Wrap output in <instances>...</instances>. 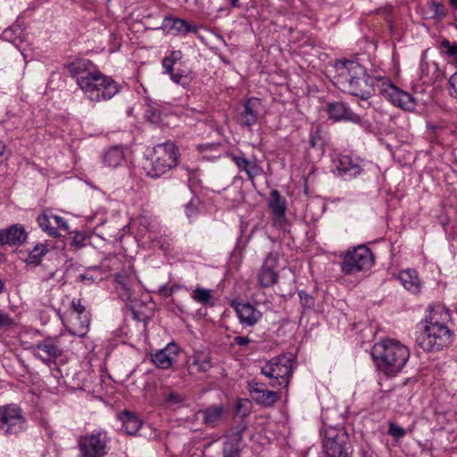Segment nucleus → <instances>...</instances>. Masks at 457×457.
<instances>
[{"label": "nucleus", "instance_id": "f257e3e1", "mask_svg": "<svg viewBox=\"0 0 457 457\" xmlns=\"http://www.w3.org/2000/svg\"><path fill=\"white\" fill-rule=\"evenodd\" d=\"M67 71L76 80L85 96L91 102L100 103L111 100L121 89L118 82L101 72L90 60H75L67 65Z\"/></svg>", "mask_w": 457, "mask_h": 457}, {"label": "nucleus", "instance_id": "f704fd0d", "mask_svg": "<svg viewBox=\"0 0 457 457\" xmlns=\"http://www.w3.org/2000/svg\"><path fill=\"white\" fill-rule=\"evenodd\" d=\"M49 252L48 245L46 244H37L33 249L29 253L26 259L28 264L38 265L44 256Z\"/></svg>", "mask_w": 457, "mask_h": 457}, {"label": "nucleus", "instance_id": "6ab92c4d", "mask_svg": "<svg viewBox=\"0 0 457 457\" xmlns=\"http://www.w3.org/2000/svg\"><path fill=\"white\" fill-rule=\"evenodd\" d=\"M327 112L329 119L335 121L348 120L359 123L361 118L354 113L351 108L342 101H333L327 104Z\"/></svg>", "mask_w": 457, "mask_h": 457}, {"label": "nucleus", "instance_id": "423d86ee", "mask_svg": "<svg viewBox=\"0 0 457 457\" xmlns=\"http://www.w3.org/2000/svg\"><path fill=\"white\" fill-rule=\"evenodd\" d=\"M349 435L344 428L328 427L322 434V453L320 457H351Z\"/></svg>", "mask_w": 457, "mask_h": 457}, {"label": "nucleus", "instance_id": "5701e85b", "mask_svg": "<svg viewBox=\"0 0 457 457\" xmlns=\"http://www.w3.org/2000/svg\"><path fill=\"white\" fill-rule=\"evenodd\" d=\"M261 101L259 98L253 97L245 101L244 109L240 112V123L246 127L254 125L258 120Z\"/></svg>", "mask_w": 457, "mask_h": 457}, {"label": "nucleus", "instance_id": "4468645a", "mask_svg": "<svg viewBox=\"0 0 457 457\" xmlns=\"http://www.w3.org/2000/svg\"><path fill=\"white\" fill-rule=\"evenodd\" d=\"M363 168L358 158L350 155H339L335 160V174L345 180H349L361 175Z\"/></svg>", "mask_w": 457, "mask_h": 457}, {"label": "nucleus", "instance_id": "dca6fc26", "mask_svg": "<svg viewBox=\"0 0 457 457\" xmlns=\"http://www.w3.org/2000/svg\"><path fill=\"white\" fill-rule=\"evenodd\" d=\"M181 58V52L173 51L170 55L165 56L162 59V66L164 70V73L170 76V79L177 85L187 87L191 83V78L184 72L179 71H176L174 66L176 62Z\"/></svg>", "mask_w": 457, "mask_h": 457}, {"label": "nucleus", "instance_id": "4be33fe9", "mask_svg": "<svg viewBox=\"0 0 457 457\" xmlns=\"http://www.w3.org/2000/svg\"><path fill=\"white\" fill-rule=\"evenodd\" d=\"M249 390L253 399L263 406H271L279 399L276 392L264 388V385L262 383L250 384Z\"/></svg>", "mask_w": 457, "mask_h": 457}, {"label": "nucleus", "instance_id": "79ce46f5", "mask_svg": "<svg viewBox=\"0 0 457 457\" xmlns=\"http://www.w3.org/2000/svg\"><path fill=\"white\" fill-rule=\"evenodd\" d=\"M199 199L197 197H193L186 205V214L187 217H192L196 214L197 207L199 204Z\"/></svg>", "mask_w": 457, "mask_h": 457}, {"label": "nucleus", "instance_id": "72a5a7b5", "mask_svg": "<svg viewBox=\"0 0 457 457\" xmlns=\"http://www.w3.org/2000/svg\"><path fill=\"white\" fill-rule=\"evenodd\" d=\"M186 28V21L172 16L164 17L162 24V29L168 33H183Z\"/></svg>", "mask_w": 457, "mask_h": 457}, {"label": "nucleus", "instance_id": "393cba45", "mask_svg": "<svg viewBox=\"0 0 457 457\" xmlns=\"http://www.w3.org/2000/svg\"><path fill=\"white\" fill-rule=\"evenodd\" d=\"M269 207L277 221H281L285 219L286 201L281 197L278 190L271 191Z\"/></svg>", "mask_w": 457, "mask_h": 457}, {"label": "nucleus", "instance_id": "ddd939ff", "mask_svg": "<svg viewBox=\"0 0 457 457\" xmlns=\"http://www.w3.org/2000/svg\"><path fill=\"white\" fill-rule=\"evenodd\" d=\"M114 281L119 297L124 302L133 301L138 284L136 274L132 270H122L114 275Z\"/></svg>", "mask_w": 457, "mask_h": 457}, {"label": "nucleus", "instance_id": "a19ab883", "mask_svg": "<svg viewBox=\"0 0 457 457\" xmlns=\"http://www.w3.org/2000/svg\"><path fill=\"white\" fill-rule=\"evenodd\" d=\"M52 219L54 221V228H56V232H59L60 229L69 232L70 228L68 222L62 217L53 213Z\"/></svg>", "mask_w": 457, "mask_h": 457}, {"label": "nucleus", "instance_id": "4d7b16f0", "mask_svg": "<svg viewBox=\"0 0 457 457\" xmlns=\"http://www.w3.org/2000/svg\"><path fill=\"white\" fill-rule=\"evenodd\" d=\"M5 152V145L3 141L0 140V156H3Z\"/></svg>", "mask_w": 457, "mask_h": 457}, {"label": "nucleus", "instance_id": "f03ea898", "mask_svg": "<svg viewBox=\"0 0 457 457\" xmlns=\"http://www.w3.org/2000/svg\"><path fill=\"white\" fill-rule=\"evenodd\" d=\"M335 85L342 91L368 99L375 93L374 79L354 60H338L335 63Z\"/></svg>", "mask_w": 457, "mask_h": 457}, {"label": "nucleus", "instance_id": "09e8293b", "mask_svg": "<svg viewBox=\"0 0 457 457\" xmlns=\"http://www.w3.org/2000/svg\"><path fill=\"white\" fill-rule=\"evenodd\" d=\"M77 281H79V282H82V283H85L87 285H91L96 281V278H94L92 275H89L88 273H84V274H80L78 277Z\"/></svg>", "mask_w": 457, "mask_h": 457}, {"label": "nucleus", "instance_id": "e433bc0d", "mask_svg": "<svg viewBox=\"0 0 457 457\" xmlns=\"http://www.w3.org/2000/svg\"><path fill=\"white\" fill-rule=\"evenodd\" d=\"M440 50L451 58V62L457 68V42H451L445 38L440 43Z\"/></svg>", "mask_w": 457, "mask_h": 457}, {"label": "nucleus", "instance_id": "37998d69", "mask_svg": "<svg viewBox=\"0 0 457 457\" xmlns=\"http://www.w3.org/2000/svg\"><path fill=\"white\" fill-rule=\"evenodd\" d=\"M431 10L433 11V17H444L445 16V7L441 3H438L435 0L430 2Z\"/></svg>", "mask_w": 457, "mask_h": 457}, {"label": "nucleus", "instance_id": "20e7f679", "mask_svg": "<svg viewBox=\"0 0 457 457\" xmlns=\"http://www.w3.org/2000/svg\"><path fill=\"white\" fill-rule=\"evenodd\" d=\"M371 356L380 370L386 375H395L405 366L410 351L399 341L384 339L373 345Z\"/></svg>", "mask_w": 457, "mask_h": 457}, {"label": "nucleus", "instance_id": "c03bdc74", "mask_svg": "<svg viewBox=\"0 0 457 457\" xmlns=\"http://www.w3.org/2000/svg\"><path fill=\"white\" fill-rule=\"evenodd\" d=\"M448 84L451 87L450 95L457 98V72H454L448 79Z\"/></svg>", "mask_w": 457, "mask_h": 457}, {"label": "nucleus", "instance_id": "cd10ccee", "mask_svg": "<svg viewBox=\"0 0 457 457\" xmlns=\"http://www.w3.org/2000/svg\"><path fill=\"white\" fill-rule=\"evenodd\" d=\"M124 152L121 147L113 146L104 152V163L110 168H117L124 162Z\"/></svg>", "mask_w": 457, "mask_h": 457}, {"label": "nucleus", "instance_id": "a211bd4d", "mask_svg": "<svg viewBox=\"0 0 457 457\" xmlns=\"http://www.w3.org/2000/svg\"><path fill=\"white\" fill-rule=\"evenodd\" d=\"M179 354V345L171 342L164 348L151 353V361L158 369L167 370L178 361Z\"/></svg>", "mask_w": 457, "mask_h": 457}, {"label": "nucleus", "instance_id": "13d9d810", "mask_svg": "<svg viewBox=\"0 0 457 457\" xmlns=\"http://www.w3.org/2000/svg\"><path fill=\"white\" fill-rule=\"evenodd\" d=\"M450 4L453 9L457 10V0H450Z\"/></svg>", "mask_w": 457, "mask_h": 457}, {"label": "nucleus", "instance_id": "de8ad7c7", "mask_svg": "<svg viewBox=\"0 0 457 457\" xmlns=\"http://www.w3.org/2000/svg\"><path fill=\"white\" fill-rule=\"evenodd\" d=\"M85 239H86L85 236L82 233L76 231L74 237H72L71 244L73 245L81 247V246L85 245V244H84Z\"/></svg>", "mask_w": 457, "mask_h": 457}, {"label": "nucleus", "instance_id": "f3484780", "mask_svg": "<svg viewBox=\"0 0 457 457\" xmlns=\"http://www.w3.org/2000/svg\"><path fill=\"white\" fill-rule=\"evenodd\" d=\"M277 267L278 254L275 253H270L266 256L258 272V281L262 287H270L278 282V275L276 270Z\"/></svg>", "mask_w": 457, "mask_h": 457}, {"label": "nucleus", "instance_id": "2eb2a0df", "mask_svg": "<svg viewBox=\"0 0 457 457\" xmlns=\"http://www.w3.org/2000/svg\"><path fill=\"white\" fill-rule=\"evenodd\" d=\"M230 306L236 312L240 324L244 327H253L262 317V312L251 303L233 300Z\"/></svg>", "mask_w": 457, "mask_h": 457}, {"label": "nucleus", "instance_id": "c756f323", "mask_svg": "<svg viewBox=\"0 0 457 457\" xmlns=\"http://www.w3.org/2000/svg\"><path fill=\"white\" fill-rule=\"evenodd\" d=\"M399 279L403 286L409 291L418 292L420 288V279L417 272L414 270H406L401 271L399 274Z\"/></svg>", "mask_w": 457, "mask_h": 457}, {"label": "nucleus", "instance_id": "ea45409f", "mask_svg": "<svg viewBox=\"0 0 457 457\" xmlns=\"http://www.w3.org/2000/svg\"><path fill=\"white\" fill-rule=\"evenodd\" d=\"M387 433L395 439L403 438L406 434L403 428L393 422L389 423Z\"/></svg>", "mask_w": 457, "mask_h": 457}, {"label": "nucleus", "instance_id": "603ef678", "mask_svg": "<svg viewBox=\"0 0 457 457\" xmlns=\"http://www.w3.org/2000/svg\"><path fill=\"white\" fill-rule=\"evenodd\" d=\"M147 117H148V120L154 123H157L160 120V115H159L158 112L155 110L147 111Z\"/></svg>", "mask_w": 457, "mask_h": 457}, {"label": "nucleus", "instance_id": "f8f14e48", "mask_svg": "<svg viewBox=\"0 0 457 457\" xmlns=\"http://www.w3.org/2000/svg\"><path fill=\"white\" fill-rule=\"evenodd\" d=\"M31 350L36 358L47 365L54 363L63 353L57 337H46L34 345Z\"/></svg>", "mask_w": 457, "mask_h": 457}, {"label": "nucleus", "instance_id": "473e14b6", "mask_svg": "<svg viewBox=\"0 0 457 457\" xmlns=\"http://www.w3.org/2000/svg\"><path fill=\"white\" fill-rule=\"evenodd\" d=\"M191 298L205 307H212L214 305L213 296L210 289L196 287L193 290Z\"/></svg>", "mask_w": 457, "mask_h": 457}, {"label": "nucleus", "instance_id": "c85d7f7f", "mask_svg": "<svg viewBox=\"0 0 457 457\" xmlns=\"http://www.w3.org/2000/svg\"><path fill=\"white\" fill-rule=\"evenodd\" d=\"M53 212L44 211L37 218L39 228L46 232L48 236L57 237L60 236L59 232H56V228H54Z\"/></svg>", "mask_w": 457, "mask_h": 457}, {"label": "nucleus", "instance_id": "bb28decb", "mask_svg": "<svg viewBox=\"0 0 457 457\" xmlns=\"http://www.w3.org/2000/svg\"><path fill=\"white\" fill-rule=\"evenodd\" d=\"M120 420L122 427L128 435L134 436L142 426V421L133 413L124 411L120 414Z\"/></svg>", "mask_w": 457, "mask_h": 457}, {"label": "nucleus", "instance_id": "7c9ffc66", "mask_svg": "<svg viewBox=\"0 0 457 457\" xmlns=\"http://www.w3.org/2000/svg\"><path fill=\"white\" fill-rule=\"evenodd\" d=\"M138 224L148 232V238L151 241L156 240L160 226L154 219L146 214H141L138 216Z\"/></svg>", "mask_w": 457, "mask_h": 457}, {"label": "nucleus", "instance_id": "8fccbe9b", "mask_svg": "<svg viewBox=\"0 0 457 457\" xmlns=\"http://www.w3.org/2000/svg\"><path fill=\"white\" fill-rule=\"evenodd\" d=\"M71 309L74 312L79 314V312H83L86 310V308L81 304L80 299H73L71 303Z\"/></svg>", "mask_w": 457, "mask_h": 457}, {"label": "nucleus", "instance_id": "a18cd8bd", "mask_svg": "<svg viewBox=\"0 0 457 457\" xmlns=\"http://www.w3.org/2000/svg\"><path fill=\"white\" fill-rule=\"evenodd\" d=\"M13 324V320L5 313H0V328H9Z\"/></svg>", "mask_w": 457, "mask_h": 457}, {"label": "nucleus", "instance_id": "680f3d73", "mask_svg": "<svg viewBox=\"0 0 457 457\" xmlns=\"http://www.w3.org/2000/svg\"><path fill=\"white\" fill-rule=\"evenodd\" d=\"M220 59H221V61H222L223 62H225V63H228V61H227L225 58L220 57Z\"/></svg>", "mask_w": 457, "mask_h": 457}, {"label": "nucleus", "instance_id": "412c9836", "mask_svg": "<svg viewBox=\"0 0 457 457\" xmlns=\"http://www.w3.org/2000/svg\"><path fill=\"white\" fill-rule=\"evenodd\" d=\"M28 234L21 224H13L5 229H0V245H21L27 239Z\"/></svg>", "mask_w": 457, "mask_h": 457}, {"label": "nucleus", "instance_id": "b1692460", "mask_svg": "<svg viewBox=\"0 0 457 457\" xmlns=\"http://www.w3.org/2000/svg\"><path fill=\"white\" fill-rule=\"evenodd\" d=\"M230 156L239 171H245L249 180L253 181L254 178L262 173V168L256 162H251L244 155L231 154Z\"/></svg>", "mask_w": 457, "mask_h": 457}, {"label": "nucleus", "instance_id": "6e6d98bb", "mask_svg": "<svg viewBox=\"0 0 457 457\" xmlns=\"http://www.w3.org/2000/svg\"><path fill=\"white\" fill-rule=\"evenodd\" d=\"M232 8H238L240 6L239 0H227Z\"/></svg>", "mask_w": 457, "mask_h": 457}, {"label": "nucleus", "instance_id": "c9c22d12", "mask_svg": "<svg viewBox=\"0 0 457 457\" xmlns=\"http://www.w3.org/2000/svg\"><path fill=\"white\" fill-rule=\"evenodd\" d=\"M184 400L185 397L174 390L166 389L162 393V403L167 407H177L180 405Z\"/></svg>", "mask_w": 457, "mask_h": 457}, {"label": "nucleus", "instance_id": "aec40b11", "mask_svg": "<svg viewBox=\"0 0 457 457\" xmlns=\"http://www.w3.org/2000/svg\"><path fill=\"white\" fill-rule=\"evenodd\" d=\"M245 426L237 428L227 436L222 450L223 457H240L243 450V433Z\"/></svg>", "mask_w": 457, "mask_h": 457}, {"label": "nucleus", "instance_id": "0eeeda50", "mask_svg": "<svg viewBox=\"0 0 457 457\" xmlns=\"http://www.w3.org/2000/svg\"><path fill=\"white\" fill-rule=\"evenodd\" d=\"M111 442L107 431L95 429L78 439V457H105Z\"/></svg>", "mask_w": 457, "mask_h": 457}, {"label": "nucleus", "instance_id": "bf43d9fd", "mask_svg": "<svg viewBox=\"0 0 457 457\" xmlns=\"http://www.w3.org/2000/svg\"><path fill=\"white\" fill-rule=\"evenodd\" d=\"M101 268L99 266H91L87 268V270H99Z\"/></svg>", "mask_w": 457, "mask_h": 457}, {"label": "nucleus", "instance_id": "5fc2aeb1", "mask_svg": "<svg viewBox=\"0 0 457 457\" xmlns=\"http://www.w3.org/2000/svg\"><path fill=\"white\" fill-rule=\"evenodd\" d=\"M175 287H171L170 288H167L165 286L161 287L160 291L161 293L162 294V295H164L165 297H169L170 296L174 290H175Z\"/></svg>", "mask_w": 457, "mask_h": 457}, {"label": "nucleus", "instance_id": "7ed1b4c3", "mask_svg": "<svg viewBox=\"0 0 457 457\" xmlns=\"http://www.w3.org/2000/svg\"><path fill=\"white\" fill-rule=\"evenodd\" d=\"M449 319V312L445 307L432 309L423 329L417 335L419 346L426 352H434L450 345L453 332L446 326Z\"/></svg>", "mask_w": 457, "mask_h": 457}, {"label": "nucleus", "instance_id": "3c124183", "mask_svg": "<svg viewBox=\"0 0 457 457\" xmlns=\"http://www.w3.org/2000/svg\"><path fill=\"white\" fill-rule=\"evenodd\" d=\"M251 342V339L248 337H236L234 338V343L240 346H245Z\"/></svg>", "mask_w": 457, "mask_h": 457}, {"label": "nucleus", "instance_id": "a878e982", "mask_svg": "<svg viewBox=\"0 0 457 457\" xmlns=\"http://www.w3.org/2000/svg\"><path fill=\"white\" fill-rule=\"evenodd\" d=\"M192 362L189 363V369H195L198 372H206L212 367L211 356L208 353L203 351L195 352L192 355Z\"/></svg>", "mask_w": 457, "mask_h": 457}, {"label": "nucleus", "instance_id": "9b49d317", "mask_svg": "<svg viewBox=\"0 0 457 457\" xmlns=\"http://www.w3.org/2000/svg\"><path fill=\"white\" fill-rule=\"evenodd\" d=\"M378 92L395 106L411 112L415 109L416 102L411 95L394 86L390 81L380 79L377 81Z\"/></svg>", "mask_w": 457, "mask_h": 457}, {"label": "nucleus", "instance_id": "9d476101", "mask_svg": "<svg viewBox=\"0 0 457 457\" xmlns=\"http://www.w3.org/2000/svg\"><path fill=\"white\" fill-rule=\"evenodd\" d=\"M26 419L21 409L15 404L0 406V433L17 435L26 428Z\"/></svg>", "mask_w": 457, "mask_h": 457}, {"label": "nucleus", "instance_id": "1a4fd4ad", "mask_svg": "<svg viewBox=\"0 0 457 457\" xmlns=\"http://www.w3.org/2000/svg\"><path fill=\"white\" fill-rule=\"evenodd\" d=\"M373 263L374 256L370 249L365 245H359L345 253L340 262V268L344 274L353 275L370 270Z\"/></svg>", "mask_w": 457, "mask_h": 457}, {"label": "nucleus", "instance_id": "052dcab7", "mask_svg": "<svg viewBox=\"0 0 457 457\" xmlns=\"http://www.w3.org/2000/svg\"><path fill=\"white\" fill-rule=\"evenodd\" d=\"M4 284L2 281V279L0 278V295L4 292Z\"/></svg>", "mask_w": 457, "mask_h": 457}, {"label": "nucleus", "instance_id": "4c0bfd02", "mask_svg": "<svg viewBox=\"0 0 457 457\" xmlns=\"http://www.w3.org/2000/svg\"><path fill=\"white\" fill-rule=\"evenodd\" d=\"M309 137V144L311 148L317 150L323 149L325 139L319 126L312 128Z\"/></svg>", "mask_w": 457, "mask_h": 457}, {"label": "nucleus", "instance_id": "2f4dec72", "mask_svg": "<svg viewBox=\"0 0 457 457\" xmlns=\"http://www.w3.org/2000/svg\"><path fill=\"white\" fill-rule=\"evenodd\" d=\"M203 421L205 425L214 427L223 414L222 405H211L202 411Z\"/></svg>", "mask_w": 457, "mask_h": 457}, {"label": "nucleus", "instance_id": "6e6552de", "mask_svg": "<svg viewBox=\"0 0 457 457\" xmlns=\"http://www.w3.org/2000/svg\"><path fill=\"white\" fill-rule=\"evenodd\" d=\"M262 374L270 379V386H287L293 374V360L287 356H278L266 363L261 370Z\"/></svg>", "mask_w": 457, "mask_h": 457}, {"label": "nucleus", "instance_id": "49530a36", "mask_svg": "<svg viewBox=\"0 0 457 457\" xmlns=\"http://www.w3.org/2000/svg\"><path fill=\"white\" fill-rule=\"evenodd\" d=\"M78 319L80 320V326L82 328H86L88 327L90 322L89 313L85 310L84 313L79 312L77 314Z\"/></svg>", "mask_w": 457, "mask_h": 457}, {"label": "nucleus", "instance_id": "864d4df0", "mask_svg": "<svg viewBox=\"0 0 457 457\" xmlns=\"http://www.w3.org/2000/svg\"><path fill=\"white\" fill-rule=\"evenodd\" d=\"M198 31V26L195 25V24H190V23H187L186 21V28H185V30L183 31V34H187L188 32H193V33H197Z\"/></svg>", "mask_w": 457, "mask_h": 457}, {"label": "nucleus", "instance_id": "58836bf2", "mask_svg": "<svg viewBox=\"0 0 457 457\" xmlns=\"http://www.w3.org/2000/svg\"><path fill=\"white\" fill-rule=\"evenodd\" d=\"M299 295V297H300V302H301V304L303 308L305 309H312L314 307L315 305V299L312 295L303 292V291H300L298 293Z\"/></svg>", "mask_w": 457, "mask_h": 457}, {"label": "nucleus", "instance_id": "39448f33", "mask_svg": "<svg viewBox=\"0 0 457 457\" xmlns=\"http://www.w3.org/2000/svg\"><path fill=\"white\" fill-rule=\"evenodd\" d=\"M179 150L174 143L167 141L154 147L150 158L144 162L143 169L151 178H159L178 164Z\"/></svg>", "mask_w": 457, "mask_h": 457}]
</instances>
